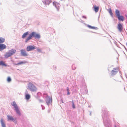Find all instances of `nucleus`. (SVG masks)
<instances>
[{
  "label": "nucleus",
  "mask_w": 127,
  "mask_h": 127,
  "mask_svg": "<svg viewBox=\"0 0 127 127\" xmlns=\"http://www.w3.org/2000/svg\"><path fill=\"white\" fill-rule=\"evenodd\" d=\"M62 103H64V102H63V101H62Z\"/></svg>",
  "instance_id": "nucleus-33"
},
{
  "label": "nucleus",
  "mask_w": 127,
  "mask_h": 127,
  "mask_svg": "<svg viewBox=\"0 0 127 127\" xmlns=\"http://www.w3.org/2000/svg\"><path fill=\"white\" fill-rule=\"evenodd\" d=\"M43 2L45 5H49L51 2L52 0H43Z\"/></svg>",
  "instance_id": "nucleus-11"
},
{
  "label": "nucleus",
  "mask_w": 127,
  "mask_h": 127,
  "mask_svg": "<svg viewBox=\"0 0 127 127\" xmlns=\"http://www.w3.org/2000/svg\"><path fill=\"white\" fill-rule=\"evenodd\" d=\"M6 46L3 44H0V51H2V50L6 49Z\"/></svg>",
  "instance_id": "nucleus-9"
},
{
  "label": "nucleus",
  "mask_w": 127,
  "mask_h": 127,
  "mask_svg": "<svg viewBox=\"0 0 127 127\" xmlns=\"http://www.w3.org/2000/svg\"><path fill=\"white\" fill-rule=\"evenodd\" d=\"M27 89L32 92L35 91L37 90V89L35 86L31 83H29Z\"/></svg>",
  "instance_id": "nucleus-3"
},
{
  "label": "nucleus",
  "mask_w": 127,
  "mask_h": 127,
  "mask_svg": "<svg viewBox=\"0 0 127 127\" xmlns=\"http://www.w3.org/2000/svg\"><path fill=\"white\" fill-rule=\"evenodd\" d=\"M37 50L39 52H41V49H37Z\"/></svg>",
  "instance_id": "nucleus-27"
},
{
  "label": "nucleus",
  "mask_w": 127,
  "mask_h": 127,
  "mask_svg": "<svg viewBox=\"0 0 127 127\" xmlns=\"http://www.w3.org/2000/svg\"><path fill=\"white\" fill-rule=\"evenodd\" d=\"M83 17H84V18H86V17H84V16H83Z\"/></svg>",
  "instance_id": "nucleus-31"
},
{
  "label": "nucleus",
  "mask_w": 127,
  "mask_h": 127,
  "mask_svg": "<svg viewBox=\"0 0 127 127\" xmlns=\"http://www.w3.org/2000/svg\"><path fill=\"white\" fill-rule=\"evenodd\" d=\"M74 66H73V67ZM73 67H72V68H73V69H75V68L73 69Z\"/></svg>",
  "instance_id": "nucleus-32"
},
{
  "label": "nucleus",
  "mask_w": 127,
  "mask_h": 127,
  "mask_svg": "<svg viewBox=\"0 0 127 127\" xmlns=\"http://www.w3.org/2000/svg\"><path fill=\"white\" fill-rule=\"evenodd\" d=\"M117 72V70L116 69L114 68L112 71L111 74L112 75H113L116 74Z\"/></svg>",
  "instance_id": "nucleus-13"
},
{
  "label": "nucleus",
  "mask_w": 127,
  "mask_h": 127,
  "mask_svg": "<svg viewBox=\"0 0 127 127\" xmlns=\"http://www.w3.org/2000/svg\"><path fill=\"white\" fill-rule=\"evenodd\" d=\"M0 65L5 66H7V64L5 63V62L3 61H0Z\"/></svg>",
  "instance_id": "nucleus-14"
},
{
  "label": "nucleus",
  "mask_w": 127,
  "mask_h": 127,
  "mask_svg": "<svg viewBox=\"0 0 127 127\" xmlns=\"http://www.w3.org/2000/svg\"><path fill=\"white\" fill-rule=\"evenodd\" d=\"M28 33L29 32H25V33H24L22 36V38H25L26 36L28 35Z\"/></svg>",
  "instance_id": "nucleus-20"
},
{
  "label": "nucleus",
  "mask_w": 127,
  "mask_h": 127,
  "mask_svg": "<svg viewBox=\"0 0 127 127\" xmlns=\"http://www.w3.org/2000/svg\"><path fill=\"white\" fill-rule=\"evenodd\" d=\"M87 26L89 28L92 29H98L97 27H94L92 26L89 25H87Z\"/></svg>",
  "instance_id": "nucleus-18"
},
{
  "label": "nucleus",
  "mask_w": 127,
  "mask_h": 127,
  "mask_svg": "<svg viewBox=\"0 0 127 127\" xmlns=\"http://www.w3.org/2000/svg\"><path fill=\"white\" fill-rule=\"evenodd\" d=\"M116 15L117 17L120 15V12L118 10H116L115 12Z\"/></svg>",
  "instance_id": "nucleus-21"
},
{
  "label": "nucleus",
  "mask_w": 127,
  "mask_h": 127,
  "mask_svg": "<svg viewBox=\"0 0 127 127\" xmlns=\"http://www.w3.org/2000/svg\"><path fill=\"white\" fill-rule=\"evenodd\" d=\"M15 108V110H16V112L19 115H20V111L18 109V107L17 104L15 101L13 102V104L12 105Z\"/></svg>",
  "instance_id": "nucleus-4"
},
{
  "label": "nucleus",
  "mask_w": 127,
  "mask_h": 127,
  "mask_svg": "<svg viewBox=\"0 0 127 127\" xmlns=\"http://www.w3.org/2000/svg\"><path fill=\"white\" fill-rule=\"evenodd\" d=\"M1 122L2 127H6L5 125L3 119H1Z\"/></svg>",
  "instance_id": "nucleus-19"
},
{
  "label": "nucleus",
  "mask_w": 127,
  "mask_h": 127,
  "mask_svg": "<svg viewBox=\"0 0 127 127\" xmlns=\"http://www.w3.org/2000/svg\"><path fill=\"white\" fill-rule=\"evenodd\" d=\"M25 97H26V99H27L28 100L30 99V96L29 94H27L26 95Z\"/></svg>",
  "instance_id": "nucleus-24"
},
{
  "label": "nucleus",
  "mask_w": 127,
  "mask_h": 127,
  "mask_svg": "<svg viewBox=\"0 0 127 127\" xmlns=\"http://www.w3.org/2000/svg\"><path fill=\"white\" fill-rule=\"evenodd\" d=\"M72 107H73V108H75V105H74V103L73 100H72Z\"/></svg>",
  "instance_id": "nucleus-26"
},
{
  "label": "nucleus",
  "mask_w": 127,
  "mask_h": 127,
  "mask_svg": "<svg viewBox=\"0 0 127 127\" xmlns=\"http://www.w3.org/2000/svg\"><path fill=\"white\" fill-rule=\"evenodd\" d=\"M46 102L48 105L52 103V100L51 96L50 97H49L48 96H47L46 97Z\"/></svg>",
  "instance_id": "nucleus-6"
},
{
  "label": "nucleus",
  "mask_w": 127,
  "mask_h": 127,
  "mask_svg": "<svg viewBox=\"0 0 127 127\" xmlns=\"http://www.w3.org/2000/svg\"><path fill=\"white\" fill-rule=\"evenodd\" d=\"M118 19L120 21H123L124 20V18L123 16L120 15L117 17Z\"/></svg>",
  "instance_id": "nucleus-16"
},
{
  "label": "nucleus",
  "mask_w": 127,
  "mask_h": 127,
  "mask_svg": "<svg viewBox=\"0 0 127 127\" xmlns=\"http://www.w3.org/2000/svg\"><path fill=\"white\" fill-rule=\"evenodd\" d=\"M117 28L118 30L120 31H122L123 29V27L122 25L119 23L118 25Z\"/></svg>",
  "instance_id": "nucleus-10"
},
{
  "label": "nucleus",
  "mask_w": 127,
  "mask_h": 127,
  "mask_svg": "<svg viewBox=\"0 0 127 127\" xmlns=\"http://www.w3.org/2000/svg\"><path fill=\"white\" fill-rule=\"evenodd\" d=\"M21 54L23 56H27L28 55V54L25 50L22 49L21 50Z\"/></svg>",
  "instance_id": "nucleus-7"
},
{
  "label": "nucleus",
  "mask_w": 127,
  "mask_h": 127,
  "mask_svg": "<svg viewBox=\"0 0 127 127\" xmlns=\"http://www.w3.org/2000/svg\"><path fill=\"white\" fill-rule=\"evenodd\" d=\"M16 51V50L14 49H12L9 51L7 52L4 55V57L6 58H7L10 57L15 54Z\"/></svg>",
  "instance_id": "nucleus-2"
},
{
  "label": "nucleus",
  "mask_w": 127,
  "mask_h": 127,
  "mask_svg": "<svg viewBox=\"0 0 127 127\" xmlns=\"http://www.w3.org/2000/svg\"><path fill=\"white\" fill-rule=\"evenodd\" d=\"M7 117L8 118V121H14L15 120L13 117L11 116L10 115H7Z\"/></svg>",
  "instance_id": "nucleus-15"
},
{
  "label": "nucleus",
  "mask_w": 127,
  "mask_h": 127,
  "mask_svg": "<svg viewBox=\"0 0 127 127\" xmlns=\"http://www.w3.org/2000/svg\"><path fill=\"white\" fill-rule=\"evenodd\" d=\"M108 11L111 16L112 17L113 13H112L111 9V8L109 9L108 10Z\"/></svg>",
  "instance_id": "nucleus-23"
},
{
  "label": "nucleus",
  "mask_w": 127,
  "mask_h": 127,
  "mask_svg": "<svg viewBox=\"0 0 127 127\" xmlns=\"http://www.w3.org/2000/svg\"><path fill=\"white\" fill-rule=\"evenodd\" d=\"M125 16L127 19V15H125Z\"/></svg>",
  "instance_id": "nucleus-30"
},
{
  "label": "nucleus",
  "mask_w": 127,
  "mask_h": 127,
  "mask_svg": "<svg viewBox=\"0 0 127 127\" xmlns=\"http://www.w3.org/2000/svg\"><path fill=\"white\" fill-rule=\"evenodd\" d=\"M115 127H116V126H115Z\"/></svg>",
  "instance_id": "nucleus-34"
},
{
  "label": "nucleus",
  "mask_w": 127,
  "mask_h": 127,
  "mask_svg": "<svg viewBox=\"0 0 127 127\" xmlns=\"http://www.w3.org/2000/svg\"><path fill=\"white\" fill-rule=\"evenodd\" d=\"M27 62L25 61H20L17 64H16V65H23L27 63Z\"/></svg>",
  "instance_id": "nucleus-12"
},
{
  "label": "nucleus",
  "mask_w": 127,
  "mask_h": 127,
  "mask_svg": "<svg viewBox=\"0 0 127 127\" xmlns=\"http://www.w3.org/2000/svg\"><path fill=\"white\" fill-rule=\"evenodd\" d=\"M36 48V46L34 45H30L27 47L26 50L27 51H31Z\"/></svg>",
  "instance_id": "nucleus-5"
},
{
  "label": "nucleus",
  "mask_w": 127,
  "mask_h": 127,
  "mask_svg": "<svg viewBox=\"0 0 127 127\" xmlns=\"http://www.w3.org/2000/svg\"><path fill=\"white\" fill-rule=\"evenodd\" d=\"M7 81L8 82H10L11 81V79L10 77H8L7 79Z\"/></svg>",
  "instance_id": "nucleus-25"
},
{
  "label": "nucleus",
  "mask_w": 127,
  "mask_h": 127,
  "mask_svg": "<svg viewBox=\"0 0 127 127\" xmlns=\"http://www.w3.org/2000/svg\"><path fill=\"white\" fill-rule=\"evenodd\" d=\"M53 4L56 8L57 10L58 11L59 9V8L60 7V5L59 3L55 1H54L53 2Z\"/></svg>",
  "instance_id": "nucleus-8"
},
{
  "label": "nucleus",
  "mask_w": 127,
  "mask_h": 127,
  "mask_svg": "<svg viewBox=\"0 0 127 127\" xmlns=\"http://www.w3.org/2000/svg\"><path fill=\"white\" fill-rule=\"evenodd\" d=\"M5 41V39L4 38L2 37H0V43H2Z\"/></svg>",
  "instance_id": "nucleus-22"
},
{
  "label": "nucleus",
  "mask_w": 127,
  "mask_h": 127,
  "mask_svg": "<svg viewBox=\"0 0 127 127\" xmlns=\"http://www.w3.org/2000/svg\"><path fill=\"white\" fill-rule=\"evenodd\" d=\"M67 92L69 91V88L68 87L67 88Z\"/></svg>",
  "instance_id": "nucleus-28"
},
{
  "label": "nucleus",
  "mask_w": 127,
  "mask_h": 127,
  "mask_svg": "<svg viewBox=\"0 0 127 127\" xmlns=\"http://www.w3.org/2000/svg\"><path fill=\"white\" fill-rule=\"evenodd\" d=\"M34 37L36 38H39L40 36V35L36 33L35 32H32L30 35L29 37L26 39L25 42H27L30 39H32V37Z\"/></svg>",
  "instance_id": "nucleus-1"
},
{
  "label": "nucleus",
  "mask_w": 127,
  "mask_h": 127,
  "mask_svg": "<svg viewBox=\"0 0 127 127\" xmlns=\"http://www.w3.org/2000/svg\"><path fill=\"white\" fill-rule=\"evenodd\" d=\"M67 95H69L70 94V92H69V91H68V92H67Z\"/></svg>",
  "instance_id": "nucleus-29"
},
{
  "label": "nucleus",
  "mask_w": 127,
  "mask_h": 127,
  "mask_svg": "<svg viewBox=\"0 0 127 127\" xmlns=\"http://www.w3.org/2000/svg\"><path fill=\"white\" fill-rule=\"evenodd\" d=\"M99 9V7H97L95 5L94 7V10L96 12H98Z\"/></svg>",
  "instance_id": "nucleus-17"
}]
</instances>
